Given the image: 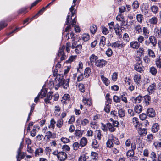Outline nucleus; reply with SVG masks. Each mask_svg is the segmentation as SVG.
<instances>
[{
    "label": "nucleus",
    "instance_id": "1",
    "mask_svg": "<svg viewBox=\"0 0 161 161\" xmlns=\"http://www.w3.org/2000/svg\"><path fill=\"white\" fill-rule=\"evenodd\" d=\"M56 85L57 86L56 90H57L59 87L62 86L64 89H67L69 86V79L65 80L62 75H58L56 77Z\"/></svg>",
    "mask_w": 161,
    "mask_h": 161
},
{
    "label": "nucleus",
    "instance_id": "2",
    "mask_svg": "<svg viewBox=\"0 0 161 161\" xmlns=\"http://www.w3.org/2000/svg\"><path fill=\"white\" fill-rule=\"evenodd\" d=\"M77 0H73V5L69 9L70 12L69 13L66 18V24H69L72 22V24L74 25L76 20V16L73 19H72V17L76 13V8H75V3Z\"/></svg>",
    "mask_w": 161,
    "mask_h": 161
},
{
    "label": "nucleus",
    "instance_id": "3",
    "mask_svg": "<svg viewBox=\"0 0 161 161\" xmlns=\"http://www.w3.org/2000/svg\"><path fill=\"white\" fill-rule=\"evenodd\" d=\"M76 20H75V23L74 25L72 24V22L69 23V24H67L66 25L68 26L65 28V31L66 32H68V33L66 34V36H68V38H74V34L71 31L72 28H73V26L76 23Z\"/></svg>",
    "mask_w": 161,
    "mask_h": 161
},
{
    "label": "nucleus",
    "instance_id": "4",
    "mask_svg": "<svg viewBox=\"0 0 161 161\" xmlns=\"http://www.w3.org/2000/svg\"><path fill=\"white\" fill-rule=\"evenodd\" d=\"M110 96L109 93H107L105 97L107 101L106 102V106L104 108V110L107 113H109L110 111V107L109 104H111V100L109 98Z\"/></svg>",
    "mask_w": 161,
    "mask_h": 161
},
{
    "label": "nucleus",
    "instance_id": "5",
    "mask_svg": "<svg viewBox=\"0 0 161 161\" xmlns=\"http://www.w3.org/2000/svg\"><path fill=\"white\" fill-rule=\"evenodd\" d=\"M65 48L64 46L63 45L60 47L58 52V53L57 57H60L61 61L64 60L66 57V55L64 52V50Z\"/></svg>",
    "mask_w": 161,
    "mask_h": 161
},
{
    "label": "nucleus",
    "instance_id": "6",
    "mask_svg": "<svg viewBox=\"0 0 161 161\" xmlns=\"http://www.w3.org/2000/svg\"><path fill=\"white\" fill-rule=\"evenodd\" d=\"M131 149L128 150L126 153L127 156L132 157L134 155V150L136 148V145L135 143L132 142L131 144Z\"/></svg>",
    "mask_w": 161,
    "mask_h": 161
},
{
    "label": "nucleus",
    "instance_id": "7",
    "mask_svg": "<svg viewBox=\"0 0 161 161\" xmlns=\"http://www.w3.org/2000/svg\"><path fill=\"white\" fill-rule=\"evenodd\" d=\"M125 44L122 41H117L114 43L111 44V46L113 47H118L119 48H121L124 47L125 46Z\"/></svg>",
    "mask_w": 161,
    "mask_h": 161
},
{
    "label": "nucleus",
    "instance_id": "8",
    "mask_svg": "<svg viewBox=\"0 0 161 161\" xmlns=\"http://www.w3.org/2000/svg\"><path fill=\"white\" fill-rule=\"evenodd\" d=\"M142 35L145 39L148 38L150 34L149 29L147 27H144L142 29Z\"/></svg>",
    "mask_w": 161,
    "mask_h": 161
},
{
    "label": "nucleus",
    "instance_id": "9",
    "mask_svg": "<svg viewBox=\"0 0 161 161\" xmlns=\"http://www.w3.org/2000/svg\"><path fill=\"white\" fill-rule=\"evenodd\" d=\"M141 63V62L139 61L138 63L135 64L134 66V69L141 73L143 72V70L142 68V65Z\"/></svg>",
    "mask_w": 161,
    "mask_h": 161
},
{
    "label": "nucleus",
    "instance_id": "10",
    "mask_svg": "<svg viewBox=\"0 0 161 161\" xmlns=\"http://www.w3.org/2000/svg\"><path fill=\"white\" fill-rule=\"evenodd\" d=\"M53 93L52 91L50 92L47 93L46 97L44 99L45 102L47 104L51 103L50 100L52 99V97L53 96Z\"/></svg>",
    "mask_w": 161,
    "mask_h": 161
},
{
    "label": "nucleus",
    "instance_id": "11",
    "mask_svg": "<svg viewBox=\"0 0 161 161\" xmlns=\"http://www.w3.org/2000/svg\"><path fill=\"white\" fill-rule=\"evenodd\" d=\"M56 134L54 133H52L51 131H48L46 133L44 139L47 141H48L50 138H56Z\"/></svg>",
    "mask_w": 161,
    "mask_h": 161
},
{
    "label": "nucleus",
    "instance_id": "12",
    "mask_svg": "<svg viewBox=\"0 0 161 161\" xmlns=\"http://www.w3.org/2000/svg\"><path fill=\"white\" fill-rule=\"evenodd\" d=\"M67 156L66 153L63 152H59L57 158L60 161H64L67 158Z\"/></svg>",
    "mask_w": 161,
    "mask_h": 161
},
{
    "label": "nucleus",
    "instance_id": "13",
    "mask_svg": "<svg viewBox=\"0 0 161 161\" xmlns=\"http://www.w3.org/2000/svg\"><path fill=\"white\" fill-rule=\"evenodd\" d=\"M156 84L154 82L152 83L149 86L147 91L149 94H151L154 92L156 89Z\"/></svg>",
    "mask_w": 161,
    "mask_h": 161
},
{
    "label": "nucleus",
    "instance_id": "14",
    "mask_svg": "<svg viewBox=\"0 0 161 161\" xmlns=\"http://www.w3.org/2000/svg\"><path fill=\"white\" fill-rule=\"evenodd\" d=\"M107 62L103 59L97 60L96 61L95 65L98 67H102L106 64Z\"/></svg>",
    "mask_w": 161,
    "mask_h": 161
},
{
    "label": "nucleus",
    "instance_id": "15",
    "mask_svg": "<svg viewBox=\"0 0 161 161\" xmlns=\"http://www.w3.org/2000/svg\"><path fill=\"white\" fill-rule=\"evenodd\" d=\"M147 114L150 117H154L156 115L155 112L152 108H148L147 111Z\"/></svg>",
    "mask_w": 161,
    "mask_h": 161
},
{
    "label": "nucleus",
    "instance_id": "16",
    "mask_svg": "<svg viewBox=\"0 0 161 161\" xmlns=\"http://www.w3.org/2000/svg\"><path fill=\"white\" fill-rule=\"evenodd\" d=\"M23 146L22 142H21L19 148L17 151V156H20L21 159H23L25 156V153H23V154L21 152V149L23 148Z\"/></svg>",
    "mask_w": 161,
    "mask_h": 161
},
{
    "label": "nucleus",
    "instance_id": "17",
    "mask_svg": "<svg viewBox=\"0 0 161 161\" xmlns=\"http://www.w3.org/2000/svg\"><path fill=\"white\" fill-rule=\"evenodd\" d=\"M149 41H150V42L151 43V44L154 47L156 46L157 44V39L155 37L153 36L152 35L149 37Z\"/></svg>",
    "mask_w": 161,
    "mask_h": 161
},
{
    "label": "nucleus",
    "instance_id": "18",
    "mask_svg": "<svg viewBox=\"0 0 161 161\" xmlns=\"http://www.w3.org/2000/svg\"><path fill=\"white\" fill-rule=\"evenodd\" d=\"M102 129L104 131H106L108 130L110 131L111 130V124L109 123L105 125L102 123Z\"/></svg>",
    "mask_w": 161,
    "mask_h": 161
},
{
    "label": "nucleus",
    "instance_id": "19",
    "mask_svg": "<svg viewBox=\"0 0 161 161\" xmlns=\"http://www.w3.org/2000/svg\"><path fill=\"white\" fill-rule=\"evenodd\" d=\"M114 30L117 35L119 36L121 35L122 31L120 26L118 24H117L115 25L114 27Z\"/></svg>",
    "mask_w": 161,
    "mask_h": 161
},
{
    "label": "nucleus",
    "instance_id": "20",
    "mask_svg": "<svg viewBox=\"0 0 161 161\" xmlns=\"http://www.w3.org/2000/svg\"><path fill=\"white\" fill-rule=\"evenodd\" d=\"M142 99V97L141 95H139L136 97L132 98V101L135 103H140Z\"/></svg>",
    "mask_w": 161,
    "mask_h": 161
},
{
    "label": "nucleus",
    "instance_id": "21",
    "mask_svg": "<svg viewBox=\"0 0 161 161\" xmlns=\"http://www.w3.org/2000/svg\"><path fill=\"white\" fill-rule=\"evenodd\" d=\"M102 136V131L100 130H96L95 131L94 137L95 139L97 138L98 140H100Z\"/></svg>",
    "mask_w": 161,
    "mask_h": 161
},
{
    "label": "nucleus",
    "instance_id": "22",
    "mask_svg": "<svg viewBox=\"0 0 161 161\" xmlns=\"http://www.w3.org/2000/svg\"><path fill=\"white\" fill-rule=\"evenodd\" d=\"M43 150L42 148H38L35 150L34 153L36 157L42 156L43 153Z\"/></svg>",
    "mask_w": 161,
    "mask_h": 161
},
{
    "label": "nucleus",
    "instance_id": "23",
    "mask_svg": "<svg viewBox=\"0 0 161 161\" xmlns=\"http://www.w3.org/2000/svg\"><path fill=\"white\" fill-rule=\"evenodd\" d=\"M134 80L137 85L140 84L141 81V75L138 73L135 74L134 76Z\"/></svg>",
    "mask_w": 161,
    "mask_h": 161
},
{
    "label": "nucleus",
    "instance_id": "24",
    "mask_svg": "<svg viewBox=\"0 0 161 161\" xmlns=\"http://www.w3.org/2000/svg\"><path fill=\"white\" fill-rule=\"evenodd\" d=\"M111 121H112V123L111 124V132H113L115 130V127H118L119 123L118 121L113 120L112 119Z\"/></svg>",
    "mask_w": 161,
    "mask_h": 161
},
{
    "label": "nucleus",
    "instance_id": "25",
    "mask_svg": "<svg viewBox=\"0 0 161 161\" xmlns=\"http://www.w3.org/2000/svg\"><path fill=\"white\" fill-rule=\"evenodd\" d=\"M159 129V125L157 123L154 124L152 127V131L153 132L156 133L158 131Z\"/></svg>",
    "mask_w": 161,
    "mask_h": 161
},
{
    "label": "nucleus",
    "instance_id": "26",
    "mask_svg": "<svg viewBox=\"0 0 161 161\" xmlns=\"http://www.w3.org/2000/svg\"><path fill=\"white\" fill-rule=\"evenodd\" d=\"M134 30L136 33L140 34L142 32V30L141 28V26L140 24L135 25L134 26Z\"/></svg>",
    "mask_w": 161,
    "mask_h": 161
},
{
    "label": "nucleus",
    "instance_id": "27",
    "mask_svg": "<svg viewBox=\"0 0 161 161\" xmlns=\"http://www.w3.org/2000/svg\"><path fill=\"white\" fill-rule=\"evenodd\" d=\"M151 12L154 14H157L158 11V7L155 5H151L150 8Z\"/></svg>",
    "mask_w": 161,
    "mask_h": 161
},
{
    "label": "nucleus",
    "instance_id": "28",
    "mask_svg": "<svg viewBox=\"0 0 161 161\" xmlns=\"http://www.w3.org/2000/svg\"><path fill=\"white\" fill-rule=\"evenodd\" d=\"M140 45V43L137 41H132L130 44V47L135 49H137L139 47Z\"/></svg>",
    "mask_w": 161,
    "mask_h": 161
},
{
    "label": "nucleus",
    "instance_id": "29",
    "mask_svg": "<svg viewBox=\"0 0 161 161\" xmlns=\"http://www.w3.org/2000/svg\"><path fill=\"white\" fill-rule=\"evenodd\" d=\"M148 22L150 24L156 25L158 22V19L156 17L153 16L149 19Z\"/></svg>",
    "mask_w": 161,
    "mask_h": 161
},
{
    "label": "nucleus",
    "instance_id": "30",
    "mask_svg": "<svg viewBox=\"0 0 161 161\" xmlns=\"http://www.w3.org/2000/svg\"><path fill=\"white\" fill-rule=\"evenodd\" d=\"M87 143V139L84 137H82L80 140V145L81 147L85 146Z\"/></svg>",
    "mask_w": 161,
    "mask_h": 161
},
{
    "label": "nucleus",
    "instance_id": "31",
    "mask_svg": "<svg viewBox=\"0 0 161 161\" xmlns=\"http://www.w3.org/2000/svg\"><path fill=\"white\" fill-rule=\"evenodd\" d=\"M82 132L79 130H76L75 132V137L77 139L80 138L82 135Z\"/></svg>",
    "mask_w": 161,
    "mask_h": 161
},
{
    "label": "nucleus",
    "instance_id": "32",
    "mask_svg": "<svg viewBox=\"0 0 161 161\" xmlns=\"http://www.w3.org/2000/svg\"><path fill=\"white\" fill-rule=\"evenodd\" d=\"M150 157L152 161H158L156 154L154 152H152L151 153Z\"/></svg>",
    "mask_w": 161,
    "mask_h": 161
},
{
    "label": "nucleus",
    "instance_id": "33",
    "mask_svg": "<svg viewBox=\"0 0 161 161\" xmlns=\"http://www.w3.org/2000/svg\"><path fill=\"white\" fill-rule=\"evenodd\" d=\"M137 21L140 24H141L144 19L143 15L141 14H137L136 15Z\"/></svg>",
    "mask_w": 161,
    "mask_h": 161
},
{
    "label": "nucleus",
    "instance_id": "34",
    "mask_svg": "<svg viewBox=\"0 0 161 161\" xmlns=\"http://www.w3.org/2000/svg\"><path fill=\"white\" fill-rule=\"evenodd\" d=\"M142 107L140 105H137L134 108V110L137 113H140L142 110Z\"/></svg>",
    "mask_w": 161,
    "mask_h": 161
},
{
    "label": "nucleus",
    "instance_id": "35",
    "mask_svg": "<svg viewBox=\"0 0 161 161\" xmlns=\"http://www.w3.org/2000/svg\"><path fill=\"white\" fill-rule=\"evenodd\" d=\"M91 74L90 68L89 67L86 68L85 70L84 75L86 77H88Z\"/></svg>",
    "mask_w": 161,
    "mask_h": 161
},
{
    "label": "nucleus",
    "instance_id": "36",
    "mask_svg": "<svg viewBox=\"0 0 161 161\" xmlns=\"http://www.w3.org/2000/svg\"><path fill=\"white\" fill-rule=\"evenodd\" d=\"M138 132L140 135L144 136L147 133V129L145 128H140Z\"/></svg>",
    "mask_w": 161,
    "mask_h": 161
},
{
    "label": "nucleus",
    "instance_id": "37",
    "mask_svg": "<svg viewBox=\"0 0 161 161\" xmlns=\"http://www.w3.org/2000/svg\"><path fill=\"white\" fill-rule=\"evenodd\" d=\"M154 32L156 36L160 37L161 36V27L160 29L157 28H155L154 29Z\"/></svg>",
    "mask_w": 161,
    "mask_h": 161
},
{
    "label": "nucleus",
    "instance_id": "38",
    "mask_svg": "<svg viewBox=\"0 0 161 161\" xmlns=\"http://www.w3.org/2000/svg\"><path fill=\"white\" fill-rule=\"evenodd\" d=\"M98 57L94 54H92L89 57V59L91 63L95 62L97 60Z\"/></svg>",
    "mask_w": 161,
    "mask_h": 161
},
{
    "label": "nucleus",
    "instance_id": "39",
    "mask_svg": "<svg viewBox=\"0 0 161 161\" xmlns=\"http://www.w3.org/2000/svg\"><path fill=\"white\" fill-rule=\"evenodd\" d=\"M82 101L85 104L89 106H90L92 104V101L91 99H86V98H84Z\"/></svg>",
    "mask_w": 161,
    "mask_h": 161
},
{
    "label": "nucleus",
    "instance_id": "40",
    "mask_svg": "<svg viewBox=\"0 0 161 161\" xmlns=\"http://www.w3.org/2000/svg\"><path fill=\"white\" fill-rule=\"evenodd\" d=\"M156 149H159L161 147V140L155 142L153 144Z\"/></svg>",
    "mask_w": 161,
    "mask_h": 161
},
{
    "label": "nucleus",
    "instance_id": "41",
    "mask_svg": "<svg viewBox=\"0 0 161 161\" xmlns=\"http://www.w3.org/2000/svg\"><path fill=\"white\" fill-rule=\"evenodd\" d=\"M144 100L145 104L147 105L149 104L151 101V97L148 95H146L144 97Z\"/></svg>",
    "mask_w": 161,
    "mask_h": 161
},
{
    "label": "nucleus",
    "instance_id": "42",
    "mask_svg": "<svg viewBox=\"0 0 161 161\" xmlns=\"http://www.w3.org/2000/svg\"><path fill=\"white\" fill-rule=\"evenodd\" d=\"M81 38L84 41H87L90 39V36L88 33H84L82 36Z\"/></svg>",
    "mask_w": 161,
    "mask_h": 161
},
{
    "label": "nucleus",
    "instance_id": "43",
    "mask_svg": "<svg viewBox=\"0 0 161 161\" xmlns=\"http://www.w3.org/2000/svg\"><path fill=\"white\" fill-rule=\"evenodd\" d=\"M75 48V52L76 53L78 54L81 52L82 48V45L81 44L78 45Z\"/></svg>",
    "mask_w": 161,
    "mask_h": 161
},
{
    "label": "nucleus",
    "instance_id": "44",
    "mask_svg": "<svg viewBox=\"0 0 161 161\" xmlns=\"http://www.w3.org/2000/svg\"><path fill=\"white\" fill-rule=\"evenodd\" d=\"M50 122V124L48 126V128L53 129L55 127V124L56 123V121L54 120L53 118H52Z\"/></svg>",
    "mask_w": 161,
    "mask_h": 161
},
{
    "label": "nucleus",
    "instance_id": "45",
    "mask_svg": "<svg viewBox=\"0 0 161 161\" xmlns=\"http://www.w3.org/2000/svg\"><path fill=\"white\" fill-rule=\"evenodd\" d=\"M101 79L103 82L106 86L108 85L110 83V81L107 78H105L103 76H101Z\"/></svg>",
    "mask_w": 161,
    "mask_h": 161
},
{
    "label": "nucleus",
    "instance_id": "46",
    "mask_svg": "<svg viewBox=\"0 0 161 161\" xmlns=\"http://www.w3.org/2000/svg\"><path fill=\"white\" fill-rule=\"evenodd\" d=\"M92 145V147L94 148H97L99 147V144L96 139L93 140Z\"/></svg>",
    "mask_w": 161,
    "mask_h": 161
},
{
    "label": "nucleus",
    "instance_id": "47",
    "mask_svg": "<svg viewBox=\"0 0 161 161\" xmlns=\"http://www.w3.org/2000/svg\"><path fill=\"white\" fill-rule=\"evenodd\" d=\"M46 93L47 90L46 89H43L41 90L40 92L38 94H39V96H41V98H42L45 97Z\"/></svg>",
    "mask_w": 161,
    "mask_h": 161
},
{
    "label": "nucleus",
    "instance_id": "48",
    "mask_svg": "<svg viewBox=\"0 0 161 161\" xmlns=\"http://www.w3.org/2000/svg\"><path fill=\"white\" fill-rule=\"evenodd\" d=\"M156 64L158 67L161 68V56L157 58L156 61Z\"/></svg>",
    "mask_w": 161,
    "mask_h": 161
},
{
    "label": "nucleus",
    "instance_id": "49",
    "mask_svg": "<svg viewBox=\"0 0 161 161\" xmlns=\"http://www.w3.org/2000/svg\"><path fill=\"white\" fill-rule=\"evenodd\" d=\"M57 81H56V78L55 79L54 81H50L49 83V85L50 87V88H52L53 87H55V88L56 89V87L57 86V85L55 83Z\"/></svg>",
    "mask_w": 161,
    "mask_h": 161
},
{
    "label": "nucleus",
    "instance_id": "50",
    "mask_svg": "<svg viewBox=\"0 0 161 161\" xmlns=\"http://www.w3.org/2000/svg\"><path fill=\"white\" fill-rule=\"evenodd\" d=\"M61 110L60 107L58 106H56L55 107V109L54 113L56 115L59 116L60 114L59 112Z\"/></svg>",
    "mask_w": 161,
    "mask_h": 161
},
{
    "label": "nucleus",
    "instance_id": "51",
    "mask_svg": "<svg viewBox=\"0 0 161 161\" xmlns=\"http://www.w3.org/2000/svg\"><path fill=\"white\" fill-rule=\"evenodd\" d=\"M63 121L62 119H61L57 121L56 126L58 128H60L63 125Z\"/></svg>",
    "mask_w": 161,
    "mask_h": 161
},
{
    "label": "nucleus",
    "instance_id": "52",
    "mask_svg": "<svg viewBox=\"0 0 161 161\" xmlns=\"http://www.w3.org/2000/svg\"><path fill=\"white\" fill-rule=\"evenodd\" d=\"M111 142L112 143V144H111V147H112V144L113 143L116 145H119V142L118 139L116 137H112L111 139Z\"/></svg>",
    "mask_w": 161,
    "mask_h": 161
},
{
    "label": "nucleus",
    "instance_id": "53",
    "mask_svg": "<svg viewBox=\"0 0 161 161\" xmlns=\"http://www.w3.org/2000/svg\"><path fill=\"white\" fill-rule=\"evenodd\" d=\"M123 39L124 41L128 42L130 41V37L128 34L127 33H125L123 37Z\"/></svg>",
    "mask_w": 161,
    "mask_h": 161
},
{
    "label": "nucleus",
    "instance_id": "54",
    "mask_svg": "<svg viewBox=\"0 0 161 161\" xmlns=\"http://www.w3.org/2000/svg\"><path fill=\"white\" fill-rule=\"evenodd\" d=\"M91 156L92 158L94 160H96L98 158V155L96 152H92Z\"/></svg>",
    "mask_w": 161,
    "mask_h": 161
},
{
    "label": "nucleus",
    "instance_id": "55",
    "mask_svg": "<svg viewBox=\"0 0 161 161\" xmlns=\"http://www.w3.org/2000/svg\"><path fill=\"white\" fill-rule=\"evenodd\" d=\"M153 139V136L152 134H149L147 136V142H151Z\"/></svg>",
    "mask_w": 161,
    "mask_h": 161
},
{
    "label": "nucleus",
    "instance_id": "56",
    "mask_svg": "<svg viewBox=\"0 0 161 161\" xmlns=\"http://www.w3.org/2000/svg\"><path fill=\"white\" fill-rule=\"evenodd\" d=\"M150 72L154 75H155L157 73V69L154 67H151L150 68Z\"/></svg>",
    "mask_w": 161,
    "mask_h": 161
},
{
    "label": "nucleus",
    "instance_id": "57",
    "mask_svg": "<svg viewBox=\"0 0 161 161\" xmlns=\"http://www.w3.org/2000/svg\"><path fill=\"white\" fill-rule=\"evenodd\" d=\"M90 30L91 33L92 34H94L96 32V26L95 25H93L92 26H91Z\"/></svg>",
    "mask_w": 161,
    "mask_h": 161
},
{
    "label": "nucleus",
    "instance_id": "58",
    "mask_svg": "<svg viewBox=\"0 0 161 161\" xmlns=\"http://www.w3.org/2000/svg\"><path fill=\"white\" fill-rule=\"evenodd\" d=\"M132 7L134 9H136L139 7V3L137 1H135L132 4Z\"/></svg>",
    "mask_w": 161,
    "mask_h": 161
},
{
    "label": "nucleus",
    "instance_id": "59",
    "mask_svg": "<svg viewBox=\"0 0 161 161\" xmlns=\"http://www.w3.org/2000/svg\"><path fill=\"white\" fill-rule=\"evenodd\" d=\"M148 53L150 57L154 58L155 57L154 52L151 49H148L147 50Z\"/></svg>",
    "mask_w": 161,
    "mask_h": 161
},
{
    "label": "nucleus",
    "instance_id": "60",
    "mask_svg": "<svg viewBox=\"0 0 161 161\" xmlns=\"http://www.w3.org/2000/svg\"><path fill=\"white\" fill-rule=\"evenodd\" d=\"M105 38L103 36H101V37L100 42V46H103L105 45Z\"/></svg>",
    "mask_w": 161,
    "mask_h": 161
},
{
    "label": "nucleus",
    "instance_id": "61",
    "mask_svg": "<svg viewBox=\"0 0 161 161\" xmlns=\"http://www.w3.org/2000/svg\"><path fill=\"white\" fill-rule=\"evenodd\" d=\"M80 144L78 142H75L73 144V149L77 150L79 147Z\"/></svg>",
    "mask_w": 161,
    "mask_h": 161
},
{
    "label": "nucleus",
    "instance_id": "62",
    "mask_svg": "<svg viewBox=\"0 0 161 161\" xmlns=\"http://www.w3.org/2000/svg\"><path fill=\"white\" fill-rule=\"evenodd\" d=\"M118 114L120 117H124L125 115V113L124 110L122 109H120L118 111Z\"/></svg>",
    "mask_w": 161,
    "mask_h": 161
},
{
    "label": "nucleus",
    "instance_id": "63",
    "mask_svg": "<svg viewBox=\"0 0 161 161\" xmlns=\"http://www.w3.org/2000/svg\"><path fill=\"white\" fill-rule=\"evenodd\" d=\"M124 16L122 14H119L116 17V19L119 21H121L124 19Z\"/></svg>",
    "mask_w": 161,
    "mask_h": 161
},
{
    "label": "nucleus",
    "instance_id": "64",
    "mask_svg": "<svg viewBox=\"0 0 161 161\" xmlns=\"http://www.w3.org/2000/svg\"><path fill=\"white\" fill-rule=\"evenodd\" d=\"M60 140L64 143H67L70 141V140L69 139L64 137H62Z\"/></svg>",
    "mask_w": 161,
    "mask_h": 161
}]
</instances>
